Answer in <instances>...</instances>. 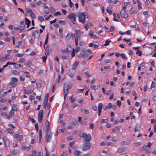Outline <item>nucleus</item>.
<instances>
[{
  "label": "nucleus",
  "instance_id": "9",
  "mask_svg": "<svg viewBox=\"0 0 156 156\" xmlns=\"http://www.w3.org/2000/svg\"><path fill=\"white\" fill-rule=\"evenodd\" d=\"M75 73V71L70 70L68 73V75L71 77L73 78L74 76Z\"/></svg>",
  "mask_w": 156,
  "mask_h": 156
},
{
  "label": "nucleus",
  "instance_id": "44",
  "mask_svg": "<svg viewBox=\"0 0 156 156\" xmlns=\"http://www.w3.org/2000/svg\"><path fill=\"white\" fill-rule=\"evenodd\" d=\"M43 116H38V119L39 122L41 123L42 120Z\"/></svg>",
  "mask_w": 156,
  "mask_h": 156
},
{
  "label": "nucleus",
  "instance_id": "20",
  "mask_svg": "<svg viewBox=\"0 0 156 156\" xmlns=\"http://www.w3.org/2000/svg\"><path fill=\"white\" fill-rule=\"evenodd\" d=\"M81 153V152L80 151L76 150L74 153V155L75 156H79Z\"/></svg>",
  "mask_w": 156,
  "mask_h": 156
},
{
  "label": "nucleus",
  "instance_id": "21",
  "mask_svg": "<svg viewBox=\"0 0 156 156\" xmlns=\"http://www.w3.org/2000/svg\"><path fill=\"white\" fill-rule=\"evenodd\" d=\"M48 96H49V94L48 93L46 94H45V96L44 97V101L48 102Z\"/></svg>",
  "mask_w": 156,
  "mask_h": 156
},
{
  "label": "nucleus",
  "instance_id": "4",
  "mask_svg": "<svg viewBox=\"0 0 156 156\" xmlns=\"http://www.w3.org/2000/svg\"><path fill=\"white\" fill-rule=\"evenodd\" d=\"M39 32L37 30H35L32 32V36L35 38L38 39L40 36V35L38 34Z\"/></svg>",
  "mask_w": 156,
  "mask_h": 156
},
{
  "label": "nucleus",
  "instance_id": "55",
  "mask_svg": "<svg viewBox=\"0 0 156 156\" xmlns=\"http://www.w3.org/2000/svg\"><path fill=\"white\" fill-rule=\"evenodd\" d=\"M151 149H149L146 150L145 152V153L146 154H148L149 153L151 152Z\"/></svg>",
  "mask_w": 156,
  "mask_h": 156
},
{
  "label": "nucleus",
  "instance_id": "60",
  "mask_svg": "<svg viewBox=\"0 0 156 156\" xmlns=\"http://www.w3.org/2000/svg\"><path fill=\"white\" fill-rule=\"evenodd\" d=\"M78 123V122L77 120H75L72 121V123L73 125H76L77 123Z\"/></svg>",
  "mask_w": 156,
  "mask_h": 156
},
{
  "label": "nucleus",
  "instance_id": "7",
  "mask_svg": "<svg viewBox=\"0 0 156 156\" xmlns=\"http://www.w3.org/2000/svg\"><path fill=\"white\" fill-rule=\"evenodd\" d=\"M120 15L122 17L124 18H126L128 16L127 13L124 10H122L120 12Z\"/></svg>",
  "mask_w": 156,
  "mask_h": 156
},
{
  "label": "nucleus",
  "instance_id": "8",
  "mask_svg": "<svg viewBox=\"0 0 156 156\" xmlns=\"http://www.w3.org/2000/svg\"><path fill=\"white\" fill-rule=\"evenodd\" d=\"M103 104L101 103H99L98 105V115L99 116L101 112V109Z\"/></svg>",
  "mask_w": 156,
  "mask_h": 156
},
{
  "label": "nucleus",
  "instance_id": "13",
  "mask_svg": "<svg viewBox=\"0 0 156 156\" xmlns=\"http://www.w3.org/2000/svg\"><path fill=\"white\" fill-rule=\"evenodd\" d=\"M76 37L80 38V37L81 36V32L80 30L77 29L76 30Z\"/></svg>",
  "mask_w": 156,
  "mask_h": 156
},
{
  "label": "nucleus",
  "instance_id": "45",
  "mask_svg": "<svg viewBox=\"0 0 156 156\" xmlns=\"http://www.w3.org/2000/svg\"><path fill=\"white\" fill-rule=\"evenodd\" d=\"M138 5V9H142V7L141 5V3L140 1H137Z\"/></svg>",
  "mask_w": 156,
  "mask_h": 156
},
{
  "label": "nucleus",
  "instance_id": "26",
  "mask_svg": "<svg viewBox=\"0 0 156 156\" xmlns=\"http://www.w3.org/2000/svg\"><path fill=\"white\" fill-rule=\"evenodd\" d=\"M12 73L14 75H17L19 74V72L16 70H13L12 71Z\"/></svg>",
  "mask_w": 156,
  "mask_h": 156
},
{
  "label": "nucleus",
  "instance_id": "43",
  "mask_svg": "<svg viewBox=\"0 0 156 156\" xmlns=\"http://www.w3.org/2000/svg\"><path fill=\"white\" fill-rule=\"evenodd\" d=\"M7 130L8 133H12L13 132V130L12 129L8 128Z\"/></svg>",
  "mask_w": 156,
  "mask_h": 156
},
{
  "label": "nucleus",
  "instance_id": "6",
  "mask_svg": "<svg viewBox=\"0 0 156 156\" xmlns=\"http://www.w3.org/2000/svg\"><path fill=\"white\" fill-rule=\"evenodd\" d=\"M80 54L82 55V57L85 58L88 56L87 53L83 50H82Z\"/></svg>",
  "mask_w": 156,
  "mask_h": 156
},
{
  "label": "nucleus",
  "instance_id": "2",
  "mask_svg": "<svg viewBox=\"0 0 156 156\" xmlns=\"http://www.w3.org/2000/svg\"><path fill=\"white\" fill-rule=\"evenodd\" d=\"M85 12L82 13L79 16V21L84 23L85 21Z\"/></svg>",
  "mask_w": 156,
  "mask_h": 156
},
{
  "label": "nucleus",
  "instance_id": "34",
  "mask_svg": "<svg viewBox=\"0 0 156 156\" xmlns=\"http://www.w3.org/2000/svg\"><path fill=\"white\" fill-rule=\"evenodd\" d=\"M80 38L77 37H76L75 39V45L76 46H77L78 45V40H80Z\"/></svg>",
  "mask_w": 156,
  "mask_h": 156
},
{
  "label": "nucleus",
  "instance_id": "29",
  "mask_svg": "<svg viewBox=\"0 0 156 156\" xmlns=\"http://www.w3.org/2000/svg\"><path fill=\"white\" fill-rule=\"evenodd\" d=\"M11 80V81H13L16 83H17V82L18 81V79L16 78L12 77Z\"/></svg>",
  "mask_w": 156,
  "mask_h": 156
},
{
  "label": "nucleus",
  "instance_id": "56",
  "mask_svg": "<svg viewBox=\"0 0 156 156\" xmlns=\"http://www.w3.org/2000/svg\"><path fill=\"white\" fill-rule=\"evenodd\" d=\"M45 50L47 54H49V47L48 46L46 47Z\"/></svg>",
  "mask_w": 156,
  "mask_h": 156
},
{
  "label": "nucleus",
  "instance_id": "58",
  "mask_svg": "<svg viewBox=\"0 0 156 156\" xmlns=\"http://www.w3.org/2000/svg\"><path fill=\"white\" fill-rule=\"evenodd\" d=\"M115 30V27L114 26H111L109 30L110 32H112Z\"/></svg>",
  "mask_w": 156,
  "mask_h": 156
},
{
  "label": "nucleus",
  "instance_id": "42",
  "mask_svg": "<svg viewBox=\"0 0 156 156\" xmlns=\"http://www.w3.org/2000/svg\"><path fill=\"white\" fill-rule=\"evenodd\" d=\"M38 20L41 22H42L44 20V19L42 16H40L38 17Z\"/></svg>",
  "mask_w": 156,
  "mask_h": 156
},
{
  "label": "nucleus",
  "instance_id": "35",
  "mask_svg": "<svg viewBox=\"0 0 156 156\" xmlns=\"http://www.w3.org/2000/svg\"><path fill=\"white\" fill-rule=\"evenodd\" d=\"M25 28V25H21L19 28V30L20 31L23 30H24Z\"/></svg>",
  "mask_w": 156,
  "mask_h": 156
},
{
  "label": "nucleus",
  "instance_id": "40",
  "mask_svg": "<svg viewBox=\"0 0 156 156\" xmlns=\"http://www.w3.org/2000/svg\"><path fill=\"white\" fill-rule=\"evenodd\" d=\"M111 41L110 40H107L105 41V43L104 44L105 46H106L109 44V43Z\"/></svg>",
  "mask_w": 156,
  "mask_h": 156
},
{
  "label": "nucleus",
  "instance_id": "50",
  "mask_svg": "<svg viewBox=\"0 0 156 156\" xmlns=\"http://www.w3.org/2000/svg\"><path fill=\"white\" fill-rule=\"evenodd\" d=\"M30 16H31V18L32 19H34L35 18V14L33 12H31L30 13Z\"/></svg>",
  "mask_w": 156,
  "mask_h": 156
},
{
  "label": "nucleus",
  "instance_id": "25",
  "mask_svg": "<svg viewBox=\"0 0 156 156\" xmlns=\"http://www.w3.org/2000/svg\"><path fill=\"white\" fill-rule=\"evenodd\" d=\"M142 144V142H138L134 143V146L136 147H137L141 146Z\"/></svg>",
  "mask_w": 156,
  "mask_h": 156
},
{
  "label": "nucleus",
  "instance_id": "22",
  "mask_svg": "<svg viewBox=\"0 0 156 156\" xmlns=\"http://www.w3.org/2000/svg\"><path fill=\"white\" fill-rule=\"evenodd\" d=\"M44 111L43 110H41L38 112V116H43Z\"/></svg>",
  "mask_w": 156,
  "mask_h": 156
},
{
  "label": "nucleus",
  "instance_id": "62",
  "mask_svg": "<svg viewBox=\"0 0 156 156\" xmlns=\"http://www.w3.org/2000/svg\"><path fill=\"white\" fill-rule=\"evenodd\" d=\"M42 58L43 59V62H45L46 61V60L47 59V57H45V56H44L43 57H42Z\"/></svg>",
  "mask_w": 156,
  "mask_h": 156
},
{
  "label": "nucleus",
  "instance_id": "16",
  "mask_svg": "<svg viewBox=\"0 0 156 156\" xmlns=\"http://www.w3.org/2000/svg\"><path fill=\"white\" fill-rule=\"evenodd\" d=\"M6 137H3V140L4 141L5 145L6 147H8L9 146V142L6 140Z\"/></svg>",
  "mask_w": 156,
  "mask_h": 156
},
{
  "label": "nucleus",
  "instance_id": "47",
  "mask_svg": "<svg viewBox=\"0 0 156 156\" xmlns=\"http://www.w3.org/2000/svg\"><path fill=\"white\" fill-rule=\"evenodd\" d=\"M85 74L86 75V76L87 78H89L92 76L91 74H89L88 72H86Z\"/></svg>",
  "mask_w": 156,
  "mask_h": 156
},
{
  "label": "nucleus",
  "instance_id": "30",
  "mask_svg": "<svg viewBox=\"0 0 156 156\" xmlns=\"http://www.w3.org/2000/svg\"><path fill=\"white\" fill-rule=\"evenodd\" d=\"M36 86L37 88H41L42 87L41 84L40 83L38 82L36 83Z\"/></svg>",
  "mask_w": 156,
  "mask_h": 156
},
{
  "label": "nucleus",
  "instance_id": "36",
  "mask_svg": "<svg viewBox=\"0 0 156 156\" xmlns=\"http://www.w3.org/2000/svg\"><path fill=\"white\" fill-rule=\"evenodd\" d=\"M136 54L137 55H138V56H140L142 55V52L141 51H140L139 50H138L136 52Z\"/></svg>",
  "mask_w": 156,
  "mask_h": 156
},
{
  "label": "nucleus",
  "instance_id": "11",
  "mask_svg": "<svg viewBox=\"0 0 156 156\" xmlns=\"http://www.w3.org/2000/svg\"><path fill=\"white\" fill-rule=\"evenodd\" d=\"M126 149V147H122L119 148L118 150V152L120 153H123L125 151Z\"/></svg>",
  "mask_w": 156,
  "mask_h": 156
},
{
  "label": "nucleus",
  "instance_id": "53",
  "mask_svg": "<svg viewBox=\"0 0 156 156\" xmlns=\"http://www.w3.org/2000/svg\"><path fill=\"white\" fill-rule=\"evenodd\" d=\"M28 118L29 120L33 122L34 123L36 122V121L34 119L30 117H28Z\"/></svg>",
  "mask_w": 156,
  "mask_h": 156
},
{
  "label": "nucleus",
  "instance_id": "57",
  "mask_svg": "<svg viewBox=\"0 0 156 156\" xmlns=\"http://www.w3.org/2000/svg\"><path fill=\"white\" fill-rule=\"evenodd\" d=\"M113 16H114L115 17L113 19V20L114 21H117V19H116L115 18V17H116V14L115 13V12H113Z\"/></svg>",
  "mask_w": 156,
  "mask_h": 156
},
{
  "label": "nucleus",
  "instance_id": "31",
  "mask_svg": "<svg viewBox=\"0 0 156 156\" xmlns=\"http://www.w3.org/2000/svg\"><path fill=\"white\" fill-rule=\"evenodd\" d=\"M25 24H30V21L27 18H25Z\"/></svg>",
  "mask_w": 156,
  "mask_h": 156
},
{
  "label": "nucleus",
  "instance_id": "33",
  "mask_svg": "<svg viewBox=\"0 0 156 156\" xmlns=\"http://www.w3.org/2000/svg\"><path fill=\"white\" fill-rule=\"evenodd\" d=\"M120 56L124 59H125L127 58V57L124 53H122L120 54Z\"/></svg>",
  "mask_w": 156,
  "mask_h": 156
},
{
  "label": "nucleus",
  "instance_id": "32",
  "mask_svg": "<svg viewBox=\"0 0 156 156\" xmlns=\"http://www.w3.org/2000/svg\"><path fill=\"white\" fill-rule=\"evenodd\" d=\"M61 79V75L60 74H58V77L57 80L56 82L57 83H59V81Z\"/></svg>",
  "mask_w": 156,
  "mask_h": 156
},
{
  "label": "nucleus",
  "instance_id": "18",
  "mask_svg": "<svg viewBox=\"0 0 156 156\" xmlns=\"http://www.w3.org/2000/svg\"><path fill=\"white\" fill-rule=\"evenodd\" d=\"M91 139V137H85L84 139V141L86 142H88Z\"/></svg>",
  "mask_w": 156,
  "mask_h": 156
},
{
  "label": "nucleus",
  "instance_id": "14",
  "mask_svg": "<svg viewBox=\"0 0 156 156\" xmlns=\"http://www.w3.org/2000/svg\"><path fill=\"white\" fill-rule=\"evenodd\" d=\"M78 135L79 136H87V134L83 133L82 131H80Z\"/></svg>",
  "mask_w": 156,
  "mask_h": 156
},
{
  "label": "nucleus",
  "instance_id": "28",
  "mask_svg": "<svg viewBox=\"0 0 156 156\" xmlns=\"http://www.w3.org/2000/svg\"><path fill=\"white\" fill-rule=\"evenodd\" d=\"M19 153V151L17 150H14L12 151V153L14 155L17 154Z\"/></svg>",
  "mask_w": 156,
  "mask_h": 156
},
{
  "label": "nucleus",
  "instance_id": "39",
  "mask_svg": "<svg viewBox=\"0 0 156 156\" xmlns=\"http://www.w3.org/2000/svg\"><path fill=\"white\" fill-rule=\"evenodd\" d=\"M66 38L67 40H69L71 39V35L69 34H67L66 37Z\"/></svg>",
  "mask_w": 156,
  "mask_h": 156
},
{
  "label": "nucleus",
  "instance_id": "38",
  "mask_svg": "<svg viewBox=\"0 0 156 156\" xmlns=\"http://www.w3.org/2000/svg\"><path fill=\"white\" fill-rule=\"evenodd\" d=\"M50 11L51 13H53L55 12V9L53 7L50 8Z\"/></svg>",
  "mask_w": 156,
  "mask_h": 156
},
{
  "label": "nucleus",
  "instance_id": "41",
  "mask_svg": "<svg viewBox=\"0 0 156 156\" xmlns=\"http://www.w3.org/2000/svg\"><path fill=\"white\" fill-rule=\"evenodd\" d=\"M47 103L48 102L44 101L43 103V107L44 109H45L46 108Z\"/></svg>",
  "mask_w": 156,
  "mask_h": 156
},
{
  "label": "nucleus",
  "instance_id": "46",
  "mask_svg": "<svg viewBox=\"0 0 156 156\" xmlns=\"http://www.w3.org/2000/svg\"><path fill=\"white\" fill-rule=\"evenodd\" d=\"M5 57L6 59H9L11 58V56L9 54H6Z\"/></svg>",
  "mask_w": 156,
  "mask_h": 156
},
{
  "label": "nucleus",
  "instance_id": "51",
  "mask_svg": "<svg viewBox=\"0 0 156 156\" xmlns=\"http://www.w3.org/2000/svg\"><path fill=\"white\" fill-rule=\"evenodd\" d=\"M46 16H47L46 15H45L44 16V17L45 18V20H48V19H49V18L51 17H53V16L51 14L50 15L48 16L46 18Z\"/></svg>",
  "mask_w": 156,
  "mask_h": 156
},
{
  "label": "nucleus",
  "instance_id": "23",
  "mask_svg": "<svg viewBox=\"0 0 156 156\" xmlns=\"http://www.w3.org/2000/svg\"><path fill=\"white\" fill-rule=\"evenodd\" d=\"M111 7H108L106 9L107 12L111 15L112 13V11L111 10Z\"/></svg>",
  "mask_w": 156,
  "mask_h": 156
},
{
  "label": "nucleus",
  "instance_id": "52",
  "mask_svg": "<svg viewBox=\"0 0 156 156\" xmlns=\"http://www.w3.org/2000/svg\"><path fill=\"white\" fill-rule=\"evenodd\" d=\"M20 80L21 81H24L25 80V78L24 76L22 75L20 76Z\"/></svg>",
  "mask_w": 156,
  "mask_h": 156
},
{
  "label": "nucleus",
  "instance_id": "15",
  "mask_svg": "<svg viewBox=\"0 0 156 156\" xmlns=\"http://www.w3.org/2000/svg\"><path fill=\"white\" fill-rule=\"evenodd\" d=\"M130 143V141L129 140H126L122 141L121 142V144L123 145H125L129 144Z\"/></svg>",
  "mask_w": 156,
  "mask_h": 156
},
{
  "label": "nucleus",
  "instance_id": "1",
  "mask_svg": "<svg viewBox=\"0 0 156 156\" xmlns=\"http://www.w3.org/2000/svg\"><path fill=\"white\" fill-rule=\"evenodd\" d=\"M72 87V85L69 82L65 83L63 85L64 92H68L69 89H71Z\"/></svg>",
  "mask_w": 156,
  "mask_h": 156
},
{
  "label": "nucleus",
  "instance_id": "10",
  "mask_svg": "<svg viewBox=\"0 0 156 156\" xmlns=\"http://www.w3.org/2000/svg\"><path fill=\"white\" fill-rule=\"evenodd\" d=\"M46 136H50L52 135H51V133L50 132V129H49V127H46Z\"/></svg>",
  "mask_w": 156,
  "mask_h": 156
},
{
  "label": "nucleus",
  "instance_id": "19",
  "mask_svg": "<svg viewBox=\"0 0 156 156\" xmlns=\"http://www.w3.org/2000/svg\"><path fill=\"white\" fill-rule=\"evenodd\" d=\"M147 147L146 145H144L143 147H140L139 149L140 151H144L146 150L147 149Z\"/></svg>",
  "mask_w": 156,
  "mask_h": 156
},
{
  "label": "nucleus",
  "instance_id": "12",
  "mask_svg": "<svg viewBox=\"0 0 156 156\" xmlns=\"http://www.w3.org/2000/svg\"><path fill=\"white\" fill-rule=\"evenodd\" d=\"M31 147H32V146L31 145H29L27 147L23 146L21 148L23 150H29L31 149Z\"/></svg>",
  "mask_w": 156,
  "mask_h": 156
},
{
  "label": "nucleus",
  "instance_id": "37",
  "mask_svg": "<svg viewBox=\"0 0 156 156\" xmlns=\"http://www.w3.org/2000/svg\"><path fill=\"white\" fill-rule=\"evenodd\" d=\"M58 23L62 24L65 25L66 23V22L64 20H60L58 21Z\"/></svg>",
  "mask_w": 156,
  "mask_h": 156
},
{
  "label": "nucleus",
  "instance_id": "49",
  "mask_svg": "<svg viewBox=\"0 0 156 156\" xmlns=\"http://www.w3.org/2000/svg\"><path fill=\"white\" fill-rule=\"evenodd\" d=\"M51 139V137H46L45 140L48 143Z\"/></svg>",
  "mask_w": 156,
  "mask_h": 156
},
{
  "label": "nucleus",
  "instance_id": "27",
  "mask_svg": "<svg viewBox=\"0 0 156 156\" xmlns=\"http://www.w3.org/2000/svg\"><path fill=\"white\" fill-rule=\"evenodd\" d=\"M90 87L92 89H93L94 90H96L98 88V86H95L94 85H91Z\"/></svg>",
  "mask_w": 156,
  "mask_h": 156
},
{
  "label": "nucleus",
  "instance_id": "64",
  "mask_svg": "<svg viewBox=\"0 0 156 156\" xmlns=\"http://www.w3.org/2000/svg\"><path fill=\"white\" fill-rule=\"evenodd\" d=\"M84 112L85 114H89V111L86 108H85L84 109Z\"/></svg>",
  "mask_w": 156,
  "mask_h": 156
},
{
  "label": "nucleus",
  "instance_id": "54",
  "mask_svg": "<svg viewBox=\"0 0 156 156\" xmlns=\"http://www.w3.org/2000/svg\"><path fill=\"white\" fill-rule=\"evenodd\" d=\"M155 82L153 81L151 85V88H152L155 87Z\"/></svg>",
  "mask_w": 156,
  "mask_h": 156
},
{
  "label": "nucleus",
  "instance_id": "17",
  "mask_svg": "<svg viewBox=\"0 0 156 156\" xmlns=\"http://www.w3.org/2000/svg\"><path fill=\"white\" fill-rule=\"evenodd\" d=\"M78 64V62H75L73 65L72 69H75L77 66Z\"/></svg>",
  "mask_w": 156,
  "mask_h": 156
},
{
  "label": "nucleus",
  "instance_id": "24",
  "mask_svg": "<svg viewBox=\"0 0 156 156\" xmlns=\"http://www.w3.org/2000/svg\"><path fill=\"white\" fill-rule=\"evenodd\" d=\"M9 84L12 87H15L17 85V83L13 82V81H11L9 83Z\"/></svg>",
  "mask_w": 156,
  "mask_h": 156
},
{
  "label": "nucleus",
  "instance_id": "63",
  "mask_svg": "<svg viewBox=\"0 0 156 156\" xmlns=\"http://www.w3.org/2000/svg\"><path fill=\"white\" fill-rule=\"evenodd\" d=\"M70 99L71 100L70 102L71 103H73L75 101L74 98H72V96L70 98Z\"/></svg>",
  "mask_w": 156,
  "mask_h": 156
},
{
  "label": "nucleus",
  "instance_id": "48",
  "mask_svg": "<svg viewBox=\"0 0 156 156\" xmlns=\"http://www.w3.org/2000/svg\"><path fill=\"white\" fill-rule=\"evenodd\" d=\"M12 110L14 111H17L18 109L17 108L16 105H13L12 108Z\"/></svg>",
  "mask_w": 156,
  "mask_h": 156
},
{
  "label": "nucleus",
  "instance_id": "59",
  "mask_svg": "<svg viewBox=\"0 0 156 156\" xmlns=\"http://www.w3.org/2000/svg\"><path fill=\"white\" fill-rule=\"evenodd\" d=\"M49 122L48 120H47L45 122L46 127H49Z\"/></svg>",
  "mask_w": 156,
  "mask_h": 156
},
{
  "label": "nucleus",
  "instance_id": "61",
  "mask_svg": "<svg viewBox=\"0 0 156 156\" xmlns=\"http://www.w3.org/2000/svg\"><path fill=\"white\" fill-rule=\"evenodd\" d=\"M14 111L13 110H12L9 112V115H14Z\"/></svg>",
  "mask_w": 156,
  "mask_h": 156
},
{
  "label": "nucleus",
  "instance_id": "5",
  "mask_svg": "<svg viewBox=\"0 0 156 156\" xmlns=\"http://www.w3.org/2000/svg\"><path fill=\"white\" fill-rule=\"evenodd\" d=\"M68 17L70 19L73 20V21H76V16L74 13L70 14Z\"/></svg>",
  "mask_w": 156,
  "mask_h": 156
},
{
  "label": "nucleus",
  "instance_id": "3",
  "mask_svg": "<svg viewBox=\"0 0 156 156\" xmlns=\"http://www.w3.org/2000/svg\"><path fill=\"white\" fill-rule=\"evenodd\" d=\"M90 143H84L82 149V151H86L89 150L90 148Z\"/></svg>",
  "mask_w": 156,
  "mask_h": 156
}]
</instances>
